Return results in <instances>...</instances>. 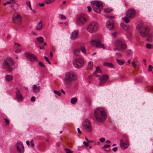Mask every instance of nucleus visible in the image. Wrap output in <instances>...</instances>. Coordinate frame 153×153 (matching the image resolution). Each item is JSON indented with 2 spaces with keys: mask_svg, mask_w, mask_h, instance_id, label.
I'll use <instances>...</instances> for the list:
<instances>
[{
  "mask_svg": "<svg viewBox=\"0 0 153 153\" xmlns=\"http://www.w3.org/2000/svg\"><path fill=\"white\" fill-rule=\"evenodd\" d=\"M16 97L18 100H21L23 98L20 93V91L17 88H16Z\"/></svg>",
  "mask_w": 153,
  "mask_h": 153,
  "instance_id": "20",
  "label": "nucleus"
},
{
  "mask_svg": "<svg viewBox=\"0 0 153 153\" xmlns=\"http://www.w3.org/2000/svg\"><path fill=\"white\" fill-rule=\"evenodd\" d=\"M91 4L94 10L96 13H100L102 9V3L100 1H93L91 2Z\"/></svg>",
  "mask_w": 153,
  "mask_h": 153,
  "instance_id": "3",
  "label": "nucleus"
},
{
  "mask_svg": "<svg viewBox=\"0 0 153 153\" xmlns=\"http://www.w3.org/2000/svg\"><path fill=\"white\" fill-rule=\"evenodd\" d=\"M37 41L39 43H42L43 42V39L42 37H40L36 39Z\"/></svg>",
  "mask_w": 153,
  "mask_h": 153,
  "instance_id": "31",
  "label": "nucleus"
},
{
  "mask_svg": "<svg viewBox=\"0 0 153 153\" xmlns=\"http://www.w3.org/2000/svg\"><path fill=\"white\" fill-rule=\"evenodd\" d=\"M98 28V24L94 21L90 23L88 25L87 30L90 33H94L97 31Z\"/></svg>",
  "mask_w": 153,
  "mask_h": 153,
  "instance_id": "6",
  "label": "nucleus"
},
{
  "mask_svg": "<svg viewBox=\"0 0 153 153\" xmlns=\"http://www.w3.org/2000/svg\"><path fill=\"white\" fill-rule=\"evenodd\" d=\"M14 65L13 61L10 58L5 59L3 62L4 68L7 71H11L13 70V67Z\"/></svg>",
  "mask_w": 153,
  "mask_h": 153,
  "instance_id": "2",
  "label": "nucleus"
},
{
  "mask_svg": "<svg viewBox=\"0 0 153 153\" xmlns=\"http://www.w3.org/2000/svg\"><path fill=\"white\" fill-rule=\"evenodd\" d=\"M110 147V145H104L103 147V148H105H105H108L109 147Z\"/></svg>",
  "mask_w": 153,
  "mask_h": 153,
  "instance_id": "54",
  "label": "nucleus"
},
{
  "mask_svg": "<svg viewBox=\"0 0 153 153\" xmlns=\"http://www.w3.org/2000/svg\"><path fill=\"white\" fill-rule=\"evenodd\" d=\"M4 120L5 121L7 124L8 125L9 124V120L7 119H4Z\"/></svg>",
  "mask_w": 153,
  "mask_h": 153,
  "instance_id": "52",
  "label": "nucleus"
},
{
  "mask_svg": "<svg viewBox=\"0 0 153 153\" xmlns=\"http://www.w3.org/2000/svg\"><path fill=\"white\" fill-rule=\"evenodd\" d=\"M116 56L118 58L121 57L122 56L121 54L119 53H116Z\"/></svg>",
  "mask_w": 153,
  "mask_h": 153,
  "instance_id": "45",
  "label": "nucleus"
},
{
  "mask_svg": "<svg viewBox=\"0 0 153 153\" xmlns=\"http://www.w3.org/2000/svg\"><path fill=\"white\" fill-rule=\"evenodd\" d=\"M53 92L55 94H57L59 96H60L61 93L59 91H54Z\"/></svg>",
  "mask_w": 153,
  "mask_h": 153,
  "instance_id": "43",
  "label": "nucleus"
},
{
  "mask_svg": "<svg viewBox=\"0 0 153 153\" xmlns=\"http://www.w3.org/2000/svg\"><path fill=\"white\" fill-rule=\"evenodd\" d=\"M117 148L116 147H114L112 149V150L114 152H116L117 151Z\"/></svg>",
  "mask_w": 153,
  "mask_h": 153,
  "instance_id": "57",
  "label": "nucleus"
},
{
  "mask_svg": "<svg viewBox=\"0 0 153 153\" xmlns=\"http://www.w3.org/2000/svg\"><path fill=\"white\" fill-rule=\"evenodd\" d=\"M21 51V49H18L15 51V52L16 53H20Z\"/></svg>",
  "mask_w": 153,
  "mask_h": 153,
  "instance_id": "49",
  "label": "nucleus"
},
{
  "mask_svg": "<svg viewBox=\"0 0 153 153\" xmlns=\"http://www.w3.org/2000/svg\"><path fill=\"white\" fill-rule=\"evenodd\" d=\"M26 4L28 6V7H30L31 5L30 2V1H27L26 2Z\"/></svg>",
  "mask_w": 153,
  "mask_h": 153,
  "instance_id": "58",
  "label": "nucleus"
},
{
  "mask_svg": "<svg viewBox=\"0 0 153 153\" xmlns=\"http://www.w3.org/2000/svg\"><path fill=\"white\" fill-rule=\"evenodd\" d=\"M88 11L89 12H90L91 10V8L90 6H88L87 7Z\"/></svg>",
  "mask_w": 153,
  "mask_h": 153,
  "instance_id": "53",
  "label": "nucleus"
},
{
  "mask_svg": "<svg viewBox=\"0 0 153 153\" xmlns=\"http://www.w3.org/2000/svg\"><path fill=\"white\" fill-rule=\"evenodd\" d=\"M94 114L96 120L100 122L104 121L106 117L105 110L100 108H97L95 109Z\"/></svg>",
  "mask_w": 153,
  "mask_h": 153,
  "instance_id": "1",
  "label": "nucleus"
},
{
  "mask_svg": "<svg viewBox=\"0 0 153 153\" xmlns=\"http://www.w3.org/2000/svg\"><path fill=\"white\" fill-rule=\"evenodd\" d=\"M126 14L128 18L132 19L135 16L136 12L134 10L130 9L126 12Z\"/></svg>",
  "mask_w": 153,
  "mask_h": 153,
  "instance_id": "12",
  "label": "nucleus"
},
{
  "mask_svg": "<svg viewBox=\"0 0 153 153\" xmlns=\"http://www.w3.org/2000/svg\"><path fill=\"white\" fill-rule=\"evenodd\" d=\"M93 63L91 62H89L87 68L88 69H91L93 67Z\"/></svg>",
  "mask_w": 153,
  "mask_h": 153,
  "instance_id": "29",
  "label": "nucleus"
},
{
  "mask_svg": "<svg viewBox=\"0 0 153 153\" xmlns=\"http://www.w3.org/2000/svg\"><path fill=\"white\" fill-rule=\"evenodd\" d=\"M73 53L74 55L78 56L79 55L80 51L79 49L76 48L74 50Z\"/></svg>",
  "mask_w": 153,
  "mask_h": 153,
  "instance_id": "26",
  "label": "nucleus"
},
{
  "mask_svg": "<svg viewBox=\"0 0 153 153\" xmlns=\"http://www.w3.org/2000/svg\"><path fill=\"white\" fill-rule=\"evenodd\" d=\"M103 65L111 68H113L114 67V65L111 63L105 62L103 63Z\"/></svg>",
  "mask_w": 153,
  "mask_h": 153,
  "instance_id": "24",
  "label": "nucleus"
},
{
  "mask_svg": "<svg viewBox=\"0 0 153 153\" xmlns=\"http://www.w3.org/2000/svg\"><path fill=\"white\" fill-rule=\"evenodd\" d=\"M132 51L131 50H128L126 51V53L127 55L130 56L132 54Z\"/></svg>",
  "mask_w": 153,
  "mask_h": 153,
  "instance_id": "36",
  "label": "nucleus"
},
{
  "mask_svg": "<svg viewBox=\"0 0 153 153\" xmlns=\"http://www.w3.org/2000/svg\"><path fill=\"white\" fill-rule=\"evenodd\" d=\"M152 68L153 67L151 65H149V71H151L152 70Z\"/></svg>",
  "mask_w": 153,
  "mask_h": 153,
  "instance_id": "50",
  "label": "nucleus"
},
{
  "mask_svg": "<svg viewBox=\"0 0 153 153\" xmlns=\"http://www.w3.org/2000/svg\"><path fill=\"white\" fill-rule=\"evenodd\" d=\"M96 72L98 73H102V71L100 69V67H99V66H97L96 67Z\"/></svg>",
  "mask_w": 153,
  "mask_h": 153,
  "instance_id": "38",
  "label": "nucleus"
},
{
  "mask_svg": "<svg viewBox=\"0 0 153 153\" xmlns=\"http://www.w3.org/2000/svg\"><path fill=\"white\" fill-rule=\"evenodd\" d=\"M108 76L107 75H103L100 76L99 79L100 80V82L99 85L102 86L103 83L106 82L108 79Z\"/></svg>",
  "mask_w": 153,
  "mask_h": 153,
  "instance_id": "14",
  "label": "nucleus"
},
{
  "mask_svg": "<svg viewBox=\"0 0 153 153\" xmlns=\"http://www.w3.org/2000/svg\"><path fill=\"white\" fill-rule=\"evenodd\" d=\"M43 25L42 24V20H40L38 23L37 27L36 28V30H41L42 29Z\"/></svg>",
  "mask_w": 153,
  "mask_h": 153,
  "instance_id": "21",
  "label": "nucleus"
},
{
  "mask_svg": "<svg viewBox=\"0 0 153 153\" xmlns=\"http://www.w3.org/2000/svg\"><path fill=\"white\" fill-rule=\"evenodd\" d=\"M39 65L42 68H44L45 67V66L44 65V64L42 62H39Z\"/></svg>",
  "mask_w": 153,
  "mask_h": 153,
  "instance_id": "42",
  "label": "nucleus"
},
{
  "mask_svg": "<svg viewBox=\"0 0 153 153\" xmlns=\"http://www.w3.org/2000/svg\"><path fill=\"white\" fill-rule=\"evenodd\" d=\"M84 144L86 147H88L89 146V144L88 142L85 141H84L83 143Z\"/></svg>",
  "mask_w": 153,
  "mask_h": 153,
  "instance_id": "51",
  "label": "nucleus"
},
{
  "mask_svg": "<svg viewBox=\"0 0 153 153\" xmlns=\"http://www.w3.org/2000/svg\"><path fill=\"white\" fill-rule=\"evenodd\" d=\"M116 61L118 64L120 65H123L125 63L124 62L121 61L118 59H117Z\"/></svg>",
  "mask_w": 153,
  "mask_h": 153,
  "instance_id": "35",
  "label": "nucleus"
},
{
  "mask_svg": "<svg viewBox=\"0 0 153 153\" xmlns=\"http://www.w3.org/2000/svg\"><path fill=\"white\" fill-rule=\"evenodd\" d=\"M44 58H45V60H46V61L48 63H49V64H51V63L50 62V61L49 60V59H48V58L46 57V56H45L44 57Z\"/></svg>",
  "mask_w": 153,
  "mask_h": 153,
  "instance_id": "47",
  "label": "nucleus"
},
{
  "mask_svg": "<svg viewBox=\"0 0 153 153\" xmlns=\"http://www.w3.org/2000/svg\"><path fill=\"white\" fill-rule=\"evenodd\" d=\"M39 5L41 7H43L44 6V3H40L39 4Z\"/></svg>",
  "mask_w": 153,
  "mask_h": 153,
  "instance_id": "64",
  "label": "nucleus"
},
{
  "mask_svg": "<svg viewBox=\"0 0 153 153\" xmlns=\"http://www.w3.org/2000/svg\"><path fill=\"white\" fill-rule=\"evenodd\" d=\"M77 99L76 97L72 98L71 99V102L73 104H74L77 102Z\"/></svg>",
  "mask_w": 153,
  "mask_h": 153,
  "instance_id": "28",
  "label": "nucleus"
},
{
  "mask_svg": "<svg viewBox=\"0 0 153 153\" xmlns=\"http://www.w3.org/2000/svg\"><path fill=\"white\" fill-rule=\"evenodd\" d=\"M146 47L147 48L151 49L152 48V45L149 44H147L146 45Z\"/></svg>",
  "mask_w": 153,
  "mask_h": 153,
  "instance_id": "44",
  "label": "nucleus"
},
{
  "mask_svg": "<svg viewBox=\"0 0 153 153\" xmlns=\"http://www.w3.org/2000/svg\"><path fill=\"white\" fill-rule=\"evenodd\" d=\"M143 64L145 65H146V59H143Z\"/></svg>",
  "mask_w": 153,
  "mask_h": 153,
  "instance_id": "60",
  "label": "nucleus"
},
{
  "mask_svg": "<svg viewBox=\"0 0 153 153\" xmlns=\"http://www.w3.org/2000/svg\"><path fill=\"white\" fill-rule=\"evenodd\" d=\"M5 79L7 82H9L12 80L13 77L10 75H7L5 77Z\"/></svg>",
  "mask_w": 153,
  "mask_h": 153,
  "instance_id": "25",
  "label": "nucleus"
},
{
  "mask_svg": "<svg viewBox=\"0 0 153 153\" xmlns=\"http://www.w3.org/2000/svg\"><path fill=\"white\" fill-rule=\"evenodd\" d=\"M114 50L115 51H116L117 50L119 51V49L118 48V47H116V48H115L114 49Z\"/></svg>",
  "mask_w": 153,
  "mask_h": 153,
  "instance_id": "63",
  "label": "nucleus"
},
{
  "mask_svg": "<svg viewBox=\"0 0 153 153\" xmlns=\"http://www.w3.org/2000/svg\"><path fill=\"white\" fill-rule=\"evenodd\" d=\"M13 3V4H17L15 0H9L8 1L3 4V5L5 6L8 4Z\"/></svg>",
  "mask_w": 153,
  "mask_h": 153,
  "instance_id": "23",
  "label": "nucleus"
},
{
  "mask_svg": "<svg viewBox=\"0 0 153 153\" xmlns=\"http://www.w3.org/2000/svg\"><path fill=\"white\" fill-rule=\"evenodd\" d=\"M122 28L124 30H126L128 29V27L125 25L124 24H121Z\"/></svg>",
  "mask_w": 153,
  "mask_h": 153,
  "instance_id": "39",
  "label": "nucleus"
},
{
  "mask_svg": "<svg viewBox=\"0 0 153 153\" xmlns=\"http://www.w3.org/2000/svg\"><path fill=\"white\" fill-rule=\"evenodd\" d=\"M31 101L32 102H34L35 100V98L34 97H32L30 99Z\"/></svg>",
  "mask_w": 153,
  "mask_h": 153,
  "instance_id": "55",
  "label": "nucleus"
},
{
  "mask_svg": "<svg viewBox=\"0 0 153 153\" xmlns=\"http://www.w3.org/2000/svg\"><path fill=\"white\" fill-rule=\"evenodd\" d=\"M75 61H76V62L79 64L82 67L84 65V62L83 60L79 58L75 59L74 60Z\"/></svg>",
  "mask_w": 153,
  "mask_h": 153,
  "instance_id": "22",
  "label": "nucleus"
},
{
  "mask_svg": "<svg viewBox=\"0 0 153 153\" xmlns=\"http://www.w3.org/2000/svg\"><path fill=\"white\" fill-rule=\"evenodd\" d=\"M87 20L86 16L83 14H81L78 17L76 23L79 25L81 26L85 24Z\"/></svg>",
  "mask_w": 153,
  "mask_h": 153,
  "instance_id": "8",
  "label": "nucleus"
},
{
  "mask_svg": "<svg viewBox=\"0 0 153 153\" xmlns=\"http://www.w3.org/2000/svg\"><path fill=\"white\" fill-rule=\"evenodd\" d=\"M132 62L133 66L134 67H136L138 63V62L136 60H133Z\"/></svg>",
  "mask_w": 153,
  "mask_h": 153,
  "instance_id": "33",
  "label": "nucleus"
},
{
  "mask_svg": "<svg viewBox=\"0 0 153 153\" xmlns=\"http://www.w3.org/2000/svg\"><path fill=\"white\" fill-rule=\"evenodd\" d=\"M117 34V33L116 32H114L112 34V35L116 37Z\"/></svg>",
  "mask_w": 153,
  "mask_h": 153,
  "instance_id": "59",
  "label": "nucleus"
},
{
  "mask_svg": "<svg viewBox=\"0 0 153 153\" xmlns=\"http://www.w3.org/2000/svg\"><path fill=\"white\" fill-rule=\"evenodd\" d=\"M22 19V17L19 14H17L16 16L14 15L13 17V22L18 25H20L21 24Z\"/></svg>",
  "mask_w": 153,
  "mask_h": 153,
  "instance_id": "10",
  "label": "nucleus"
},
{
  "mask_svg": "<svg viewBox=\"0 0 153 153\" xmlns=\"http://www.w3.org/2000/svg\"><path fill=\"white\" fill-rule=\"evenodd\" d=\"M54 1V0H45L44 2L46 4H48L52 3Z\"/></svg>",
  "mask_w": 153,
  "mask_h": 153,
  "instance_id": "32",
  "label": "nucleus"
},
{
  "mask_svg": "<svg viewBox=\"0 0 153 153\" xmlns=\"http://www.w3.org/2000/svg\"><path fill=\"white\" fill-rule=\"evenodd\" d=\"M128 17H127L126 16L124 18H123V19L124 21L126 23H128L129 22V20Z\"/></svg>",
  "mask_w": 153,
  "mask_h": 153,
  "instance_id": "37",
  "label": "nucleus"
},
{
  "mask_svg": "<svg viewBox=\"0 0 153 153\" xmlns=\"http://www.w3.org/2000/svg\"><path fill=\"white\" fill-rule=\"evenodd\" d=\"M106 17L108 19H113L114 18V16H113L105 15Z\"/></svg>",
  "mask_w": 153,
  "mask_h": 153,
  "instance_id": "46",
  "label": "nucleus"
},
{
  "mask_svg": "<svg viewBox=\"0 0 153 153\" xmlns=\"http://www.w3.org/2000/svg\"><path fill=\"white\" fill-rule=\"evenodd\" d=\"M73 65L74 67L77 68H80L82 67L79 64H78L76 62V61H73Z\"/></svg>",
  "mask_w": 153,
  "mask_h": 153,
  "instance_id": "27",
  "label": "nucleus"
},
{
  "mask_svg": "<svg viewBox=\"0 0 153 153\" xmlns=\"http://www.w3.org/2000/svg\"><path fill=\"white\" fill-rule=\"evenodd\" d=\"M147 40L149 41H151L153 40V36L152 34H149L148 36L147 39Z\"/></svg>",
  "mask_w": 153,
  "mask_h": 153,
  "instance_id": "30",
  "label": "nucleus"
},
{
  "mask_svg": "<svg viewBox=\"0 0 153 153\" xmlns=\"http://www.w3.org/2000/svg\"><path fill=\"white\" fill-rule=\"evenodd\" d=\"M80 49L81 51L83 53H86L85 48L84 46L80 47Z\"/></svg>",
  "mask_w": 153,
  "mask_h": 153,
  "instance_id": "34",
  "label": "nucleus"
},
{
  "mask_svg": "<svg viewBox=\"0 0 153 153\" xmlns=\"http://www.w3.org/2000/svg\"><path fill=\"white\" fill-rule=\"evenodd\" d=\"M106 25L107 27L110 30L112 29L114 27V22L111 20L107 21L106 22Z\"/></svg>",
  "mask_w": 153,
  "mask_h": 153,
  "instance_id": "16",
  "label": "nucleus"
},
{
  "mask_svg": "<svg viewBox=\"0 0 153 153\" xmlns=\"http://www.w3.org/2000/svg\"><path fill=\"white\" fill-rule=\"evenodd\" d=\"M112 11V10L108 8H106L104 9V11L106 13H109Z\"/></svg>",
  "mask_w": 153,
  "mask_h": 153,
  "instance_id": "41",
  "label": "nucleus"
},
{
  "mask_svg": "<svg viewBox=\"0 0 153 153\" xmlns=\"http://www.w3.org/2000/svg\"><path fill=\"white\" fill-rule=\"evenodd\" d=\"M120 145L121 148L123 149H126L129 146V142L128 141H126L125 143H124L122 139L120 140Z\"/></svg>",
  "mask_w": 153,
  "mask_h": 153,
  "instance_id": "17",
  "label": "nucleus"
},
{
  "mask_svg": "<svg viewBox=\"0 0 153 153\" xmlns=\"http://www.w3.org/2000/svg\"><path fill=\"white\" fill-rule=\"evenodd\" d=\"M138 27L141 36L145 37L148 34L149 31V28L148 26L145 27L142 25L138 26Z\"/></svg>",
  "mask_w": 153,
  "mask_h": 153,
  "instance_id": "5",
  "label": "nucleus"
},
{
  "mask_svg": "<svg viewBox=\"0 0 153 153\" xmlns=\"http://www.w3.org/2000/svg\"><path fill=\"white\" fill-rule=\"evenodd\" d=\"M65 150L66 153H72L73 152V151H71L70 149L68 148H66Z\"/></svg>",
  "mask_w": 153,
  "mask_h": 153,
  "instance_id": "40",
  "label": "nucleus"
},
{
  "mask_svg": "<svg viewBox=\"0 0 153 153\" xmlns=\"http://www.w3.org/2000/svg\"><path fill=\"white\" fill-rule=\"evenodd\" d=\"M60 16H61V19H62L65 20L66 18V17L62 14H61Z\"/></svg>",
  "mask_w": 153,
  "mask_h": 153,
  "instance_id": "48",
  "label": "nucleus"
},
{
  "mask_svg": "<svg viewBox=\"0 0 153 153\" xmlns=\"http://www.w3.org/2000/svg\"><path fill=\"white\" fill-rule=\"evenodd\" d=\"M79 36V31L77 30H75L72 33L71 37V39H76Z\"/></svg>",
  "mask_w": 153,
  "mask_h": 153,
  "instance_id": "18",
  "label": "nucleus"
},
{
  "mask_svg": "<svg viewBox=\"0 0 153 153\" xmlns=\"http://www.w3.org/2000/svg\"><path fill=\"white\" fill-rule=\"evenodd\" d=\"M32 88L33 91L35 93L39 92L40 90V87L39 86H37L36 85H33L32 86Z\"/></svg>",
  "mask_w": 153,
  "mask_h": 153,
  "instance_id": "19",
  "label": "nucleus"
},
{
  "mask_svg": "<svg viewBox=\"0 0 153 153\" xmlns=\"http://www.w3.org/2000/svg\"><path fill=\"white\" fill-rule=\"evenodd\" d=\"M105 138L103 137L100 138V141L102 143L104 142L105 141Z\"/></svg>",
  "mask_w": 153,
  "mask_h": 153,
  "instance_id": "56",
  "label": "nucleus"
},
{
  "mask_svg": "<svg viewBox=\"0 0 153 153\" xmlns=\"http://www.w3.org/2000/svg\"><path fill=\"white\" fill-rule=\"evenodd\" d=\"M25 55L27 59L31 62L39 61V60L37 59V57L33 55L26 52L25 53Z\"/></svg>",
  "mask_w": 153,
  "mask_h": 153,
  "instance_id": "13",
  "label": "nucleus"
},
{
  "mask_svg": "<svg viewBox=\"0 0 153 153\" xmlns=\"http://www.w3.org/2000/svg\"><path fill=\"white\" fill-rule=\"evenodd\" d=\"M114 43L116 47H118L119 51H123L126 48L127 45L124 41L117 39L115 41Z\"/></svg>",
  "mask_w": 153,
  "mask_h": 153,
  "instance_id": "4",
  "label": "nucleus"
},
{
  "mask_svg": "<svg viewBox=\"0 0 153 153\" xmlns=\"http://www.w3.org/2000/svg\"><path fill=\"white\" fill-rule=\"evenodd\" d=\"M16 146L18 152L23 153L24 152V147L22 143L20 141H18L16 143Z\"/></svg>",
  "mask_w": 153,
  "mask_h": 153,
  "instance_id": "15",
  "label": "nucleus"
},
{
  "mask_svg": "<svg viewBox=\"0 0 153 153\" xmlns=\"http://www.w3.org/2000/svg\"><path fill=\"white\" fill-rule=\"evenodd\" d=\"M60 144V143L59 142H57L56 143V145L57 147H59V146Z\"/></svg>",
  "mask_w": 153,
  "mask_h": 153,
  "instance_id": "61",
  "label": "nucleus"
},
{
  "mask_svg": "<svg viewBox=\"0 0 153 153\" xmlns=\"http://www.w3.org/2000/svg\"><path fill=\"white\" fill-rule=\"evenodd\" d=\"M65 77L66 78L65 82L67 84H68V82H72L75 81L77 79L75 74L70 72L67 73L65 76Z\"/></svg>",
  "mask_w": 153,
  "mask_h": 153,
  "instance_id": "7",
  "label": "nucleus"
},
{
  "mask_svg": "<svg viewBox=\"0 0 153 153\" xmlns=\"http://www.w3.org/2000/svg\"><path fill=\"white\" fill-rule=\"evenodd\" d=\"M83 127L88 132H91L92 131L91 125L90 122L88 120L83 121L82 123Z\"/></svg>",
  "mask_w": 153,
  "mask_h": 153,
  "instance_id": "11",
  "label": "nucleus"
},
{
  "mask_svg": "<svg viewBox=\"0 0 153 153\" xmlns=\"http://www.w3.org/2000/svg\"><path fill=\"white\" fill-rule=\"evenodd\" d=\"M90 43L91 45L97 48H102L103 49H105L104 45L103 44H101L100 41L93 40L90 42Z\"/></svg>",
  "mask_w": 153,
  "mask_h": 153,
  "instance_id": "9",
  "label": "nucleus"
},
{
  "mask_svg": "<svg viewBox=\"0 0 153 153\" xmlns=\"http://www.w3.org/2000/svg\"><path fill=\"white\" fill-rule=\"evenodd\" d=\"M77 131H78V132L79 133V134H81L82 133L80 129H79V128H77Z\"/></svg>",
  "mask_w": 153,
  "mask_h": 153,
  "instance_id": "62",
  "label": "nucleus"
}]
</instances>
